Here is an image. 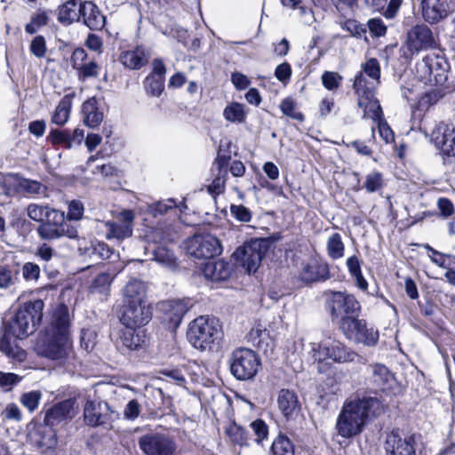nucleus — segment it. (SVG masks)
<instances>
[{
	"label": "nucleus",
	"instance_id": "nucleus-5",
	"mask_svg": "<svg viewBox=\"0 0 455 455\" xmlns=\"http://www.w3.org/2000/svg\"><path fill=\"white\" fill-rule=\"evenodd\" d=\"M270 241L266 238L251 239L238 247L232 257L246 269L248 273L255 272L269 250Z\"/></svg>",
	"mask_w": 455,
	"mask_h": 455
},
{
	"label": "nucleus",
	"instance_id": "nucleus-30",
	"mask_svg": "<svg viewBox=\"0 0 455 455\" xmlns=\"http://www.w3.org/2000/svg\"><path fill=\"white\" fill-rule=\"evenodd\" d=\"M330 278L328 265L315 259L304 265L300 279L306 283L325 281Z\"/></svg>",
	"mask_w": 455,
	"mask_h": 455
},
{
	"label": "nucleus",
	"instance_id": "nucleus-58",
	"mask_svg": "<svg viewBox=\"0 0 455 455\" xmlns=\"http://www.w3.org/2000/svg\"><path fill=\"white\" fill-rule=\"evenodd\" d=\"M21 380V377L12 372L0 371V387L9 391Z\"/></svg>",
	"mask_w": 455,
	"mask_h": 455
},
{
	"label": "nucleus",
	"instance_id": "nucleus-42",
	"mask_svg": "<svg viewBox=\"0 0 455 455\" xmlns=\"http://www.w3.org/2000/svg\"><path fill=\"white\" fill-rule=\"evenodd\" d=\"M71 108V101L67 97H64L56 107V109L52 116V122L57 125L65 124L69 116Z\"/></svg>",
	"mask_w": 455,
	"mask_h": 455
},
{
	"label": "nucleus",
	"instance_id": "nucleus-24",
	"mask_svg": "<svg viewBox=\"0 0 455 455\" xmlns=\"http://www.w3.org/2000/svg\"><path fill=\"white\" fill-rule=\"evenodd\" d=\"M365 426L363 421L356 419L341 409L336 421L335 428L340 436L348 439L360 435Z\"/></svg>",
	"mask_w": 455,
	"mask_h": 455
},
{
	"label": "nucleus",
	"instance_id": "nucleus-14",
	"mask_svg": "<svg viewBox=\"0 0 455 455\" xmlns=\"http://www.w3.org/2000/svg\"><path fill=\"white\" fill-rule=\"evenodd\" d=\"M78 408L76 398H68L52 405L45 411L44 423L48 427H54L59 424L72 419Z\"/></svg>",
	"mask_w": 455,
	"mask_h": 455
},
{
	"label": "nucleus",
	"instance_id": "nucleus-64",
	"mask_svg": "<svg viewBox=\"0 0 455 455\" xmlns=\"http://www.w3.org/2000/svg\"><path fill=\"white\" fill-rule=\"evenodd\" d=\"M368 28L370 32L377 37H380L386 35L387 26L383 20L379 18H373L368 20Z\"/></svg>",
	"mask_w": 455,
	"mask_h": 455
},
{
	"label": "nucleus",
	"instance_id": "nucleus-37",
	"mask_svg": "<svg viewBox=\"0 0 455 455\" xmlns=\"http://www.w3.org/2000/svg\"><path fill=\"white\" fill-rule=\"evenodd\" d=\"M17 189L29 196H45L47 188L41 182L34 180L17 178Z\"/></svg>",
	"mask_w": 455,
	"mask_h": 455
},
{
	"label": "nucleus",
	"instance_id": "nucleus-26",
	"mask_svg": "<svg viewBox=\"0 0 455 455\" xmlns=\"http://www.w3.org/2000/svg\"><path fill=\"white\" fill-rule=\"evenodd\" d=\"M146 343L145 331L138 327H125L121 331L117 346L123 350H139Z\"/></svg>",
	"mask_w": 455,
	"mask_h": 455
},
{
	"label": "nucleus",
	"instance_id": "nucleus-25",
	"mask_svg": "<svg viewBox=\"0 0 455 455\" xmlns=\"http://www.w3.org/2000/svg\"><path fill=\"white\" fill-rule=\"evenodd\" d=\"M81 19L91 30H101L106 24V17L92 1L80 2Z\"/></svg>",
	"mask_w": 455,
	"mask_h": 455
},
{
	"label": "nucleus",
	"instance_id": "nucleus-13",
	"mask_svg": "<svg viewBox=\"0 0 455 455\" xmlns=\"http://www.w3.org/2000/svg\"><path fill=\"white\" fill-rule=\"evenodd\" d=\"M435 45L433 32L425 24H417L406 33L405 47L411 55L433 49Z\"/></svg>",
	"mask_w": 455,
	"mask_h": 455
},
{
	"label": "nucleus",
	"instance_id": "nucleus-46",
	"mask_svg": "<svg viewBox=\"0 0 455 455\" xmlns=\"http://www.w3.org/2000/svg\"><path fill=\"white\" fill-rule=\"evenodd\" d=\"M284 6L290 8H299V15L305 24L310 25L314 20V13L312 10H307L305 6L300 5L301 0H281Z\"/></svg>",
	"mask_w": 455,
	"mask_h": 455
},
{
	"label": "nucleus",
	"instance_id": "nucleus-7",
	"mask_svg": "<svg viewBox=\"0 0 455 455\" xmlns=\"http://www.w3.org/2000/svg\"><path fill=\"white\" fill-rule=\"evenodd\" d=\"M120 417L118 411L112 409L108 403L87 399L84 408V419L87 426L113 428V424Z\"/></svg>",
	"mask_w": 455,
	"mask_h": 455
},
{
	"label": "nucleus",
	"instance_id": "nucleus-4",
	"mask_svg": "<svg viewBox=\"0 0 455 455\" xmlns=\"http://www.w3.org/2000/svg\"><path fill=\"white\" fill-rule=\"evenodd\" d=\"M231 374L238 380L252 379L260 368V359L251 349H235L228 357Z\"/></svg>",
	"mask_w": 455,
	"mask_h": 455
},
{
	"label": "nucleus",
	"instance_id": "nucleus-48",
	"mask_svg": "<svg viewBox=\"0 0 455 455\" xmlns=\"http://www.w3.org/2000/svg\"><path fill=\"white\" fill-rule=\"evenodd\" d=\"M213 175H215V178L207 187V190L211 195L218 196L224 192L228 172L227 171H222V172H216Z\"/></svg>",
	"mask_w": 455,
	"mask_h": 455
},
{
	"label": "nucleus",
	"instance_id": "nucleus-6",
	"mask_svg": "<svg viewBox=\"0 0 455 455\" xmlns=\"http://www.w3.org/2000/svg\"><path fill=\"white\" fill-rule=\"evenodd\" d=\"M341 409L356 419L363 421L364 425H367L371 419L378 417L383 411V406L379 399L366 395H355L347 399Z\"/></svg>",
	"mask_w": 455,
	"mask_h": 455
},
{
	"label": "nucleus",
	"instance_id": "nucleus-9",
	"mask_svg": "<svg viewBox=\"0 0 455 455\" xmlns=\"http://www.w3.org/2000/svg\"><path fill=\"white\" fill-rule=\"evenodd\" d=\"M138 443L145 455H177V443L166 434H146L139 438Z\"/></svg>",
	"mask_w": 455,
	"mask_h": 455
},
{
	"label": "nucleus",
	"instance_id": "nucleus-41",
	"mask_svg": "<svg viewBox=\"0 0 455 455\" xmlns=\"http://www.w3.org/2000/svg\"><path fill=\"white\" fill-rule=\"evenodd\" d=\"M347 267L350 275L355 279L357 286L361 290L365 291L368 287V283L363 276L359 259L356 256L349 257L347 259Z\"/></svg>",
	"mask_w": 455,
	"mask_h": 455
},
{
	"label": "nucleus",
	"instance_id": "nucleus-51",
	"mask_svg": "<svg viewBox=\"0 0 455 455\" xmlns=\"http://www.w3.org/2000/svg\"><path fill=\"white\" fill-rule=\"evenodd\" d=\"M280 108L283 115L298 120V121H303L304 116L300 113L296 111V103L291 98H285L282 100Z\"/></svg>",
	"mask_w": 455,
	"mask_h": 455
},
{
	"label": "nucleus",
	"instance_id": "nucleus-57",
	"mask_svg": "<svg viewBox=\"0 0 455 455\" xmlns=\"http://www.w3.org/2000/svg\"><path fill=\"white\" fill-rule=\"evenodd\" d=\"M100 67L95 61H90L78 68L79 79L85 80L89 77H97L99 76Z\"/></svg>",
	"mask_w": 455,
	"mask_h": 455
},
{
	"label": "nucleus",
	"instance_id": "nucleus-53",
	"mask_svg": "<svg viewBox=\"0 0 455 455\" xmlns=\"http://www.w3.org/2000/svg\"><path fill=\"white\" fill-rule=\"evenodd\" d=\"M41 396L42 395L39 391L25 393L20 397V403L24 407L28 408L30 412H33L38 407Z\"/></svg>",
	"mask_w": 455,
	"mask_h": 455
},
{
	"label": "nucleus",
	"instance_id": "nucleus-12",
	"mask_svg": "<svg viewBox=\"0 0 455 455\" xmlns=\"http://www.w3.org/2000/svg\"><path fill=\"white\" fill-rule=\"evenodd\" d=\"M315 360L331 359L336 363L354 362L358 355L347 347L339 340H331L318 344V349L313 348Z\"/></svg>",
	"mask_w": 455,
	"mask_h": 455
},
{
	"label": "nucleus",
	"instance_id": "nucleus-31",
	"mask_svg": "<svg viewBox=\"0 0 455 455\" xmlns=\"http://www.w3.org/2000/svg\"><path fill=\"white\" fill-rule=\"evenodd\" d=\"M58 21L64 26H69L81 20L80 3L68 0L58 9Z\"/></svg>",
	"mask_w": 455,
	"mask_h": 455
},
{
	"label": "nucleus",
	"instance_id": "nucleus-18",
	"mask_svg": "<svg viewBox=\"0 0 455 455\" xmlns=\"http://www.w3.org/2000/svg\"><path fill=\"white\" fill-rule=\"evenodd\" d=\"M133 213L131 211L122 212L120 218L106 223L108 239L122 241L132 235Z\"/></svg>",
	"mask_w": 455,
	"mask_h": 455
},
{
	"label": "nucleus",
	"instance_id": "nucleus-50",
	"mask_svg": "<svg viewBox=\"0 0 455 455\" xmlns=\"http://www.w3.org/2000/svg\"><path fill=\"white\" fill-rule=\"evenodd\" d=\"M48 210V205L30 204L27 207V214L32 220L42 224L45 220Z\"/></svg>",
	"mask_w": 455,
	"mask_h": 455
},
{
	"label": "nucleus",
	"instance_id": "nucleus-49",
	"mask_svg": "<svg viewBox=\"0 0 455 455\" xmlns=\"http://www.w3.org/2000/svg\"><path fill=\"white\" fill-rule=\"evenodd\" d=\"M383 176L379 172H372L366 175L363 188L368 193H374L383 187Z\"/></svg>",
	"mask_w": 455,
	"mask_h": 455
},
{
	"label": "nucleus",
	"instance_id": "nucleus-54",
	"mask_svg": "<svg viewBox=\"0 0 455 455\" xmlns=\"http://www.w3.org/2000/svg\"><path fill=\"white\" fill-rule=\"evenodd\" d=\"M113 281V277L108 273H100L92 281V291H105L108 289L111 283Z\"/></svg>",
	"mask_w": 455,
	"mask_h": 455
},
{
	"label": "nucleus",
	"instance_id": "nucleus-27",
	"mask_svg": "<svg viewBox=\"0 0 455 455\" xmlns=\"http://www.w3.org/2000/svg\"><path fill=\"white\" fill-rule=\"evenodd\" d=\"M201 269L204 277L212 282L227 280L233 270L232 266L223 259H210L203 264Z\"/></svg>",
	"mask_w": 455,
	"mask_h": 455
},
{
	"label": "nucleus",
	"instance_id": "nucleus-29",
	"mask_svg": "<svg viewBox=\"0 0 455 455\" xmlns=\"http://www.w3.org/2000/svg\"><path fill=\"white\" fill-rule=\"evenodd\" d=\"M146 284L138 279H132L123 289V304L148 303Z\"/></svg>",
	"mask_w": 455,
	"mask_h": 455
},
{
	"label": "nucleus",
	"instance_id": "nucleus-33",
	"mask_svg": "<svg viewBox=\"0 0 455 455\" xmlns=\"http://www.w3.org/2000/svg\"><path fill=\"white\" fill-rule=\"evenodd\" d=\"M122 63L131 68L139 69L148 61V56L144 49L137 47L134 51H129L121 55Z\"/></svg>",
	"mask_w": 455,
	"mask_h": 455
},
{
	"label": "nucleus",
	"instance_id": "nucleus-59",
	"mask_svg": "<svg viewBox=\"0 0 455 455\" xmlns=\"http://www.w3.org/2000/svg\"><path fill=\"white\" fill-rule=\"evenodd\" d=\"M49 140L52 144H61L67 148H70L69 131L52 130L49 134Z\"/></svg>",
	"mask_w": 455,
	"mask_h": 455
},
{
	"label": "nucleus",
	"instance_id": "nucleus-60",
	"mask_svg": "<svg viewBox=\"0 0 455 455\" xmlns=\"http://www.w3.org/2000/svg\"><path fill=\"white\" fill-rule=\"evenodd\" d=\"M35 255L38 257L41 260L44 262H49L54 257H57L58 253L52 246H50L46 243H44L36 248Z\"/></svg>",
	"mask_w": 455,
	"mask_h": 455
},
{
	"label": "nucleus",
	"instance_id": "nucleus-16",
	"mask_svg": "<svg viewBox=\"0 0 455 455\" xmlns=\"http://www.w3.org/2000/svg\"><path fill=\"white\" fill-rule=\"evenodd\" d=\"M431 140L443 156H455V128L441 123L431 133Z\"/></svg>",
	"mask_w": 455,
	"mask_h": 455
},
{
	"label": "nucleus",
	"instance_id": "nucleus-3",
	"mask_svg": "<svg viewBox=\"0 0 455 455\" xmlns=\"http://www.w3.org/2000/svg\"><path fill=\"white\" fill-rule=\"evenodd\" d=\"M324 307L332 322L339 321L341 328L343 321L359 315L361 306L355 297L343 291H331L326 294Z\"/></svg>",
	"mask_w": 455,
	"mask_h": 455
},
{
	"label": "nucleus",
	"instance_id": "nucleus-55",
	"mask_svg": "<svg viewBox=\"0 0 455 455\" xmlns=\"http://www.w3.org/2000/svg\"><path fill=\"white\" fill-rule=\"evenodd\" d=\"M21 272L22 277L27 282L37 281L40 277L41 268L34 262H26L22 266Z\"/></svg>",
	"mask_w": 455,
	"mask_h": 455
},
{
	"label": "nucleus",
	"instance_id": "nucleus-2",
	"mask_svg": "<svg viewBox=\"0 0 455 455\" xmlns=\"http://www.w3.org/2000/svg\"><path fill=\"white\" fill-rule=\"evenodd\" d=\"M187 337L196 349H211L222 337L221 326L214 317L201 315L189 323Z\"/></svg>",
	"mask_w": 455,
	"mask_h": 455
},
{
	"label": "nucleus",
	"instance_id": "nucleus-23",
	"mask_svg": "<svg viewBox=\"0 0 455 455\" xmlns=\"http://www.w3.org/2000/svg\"><path fill=\"white\" fill-rule=\"evenodd\" d=\"M69 348V338L60 335H47L44 332V340L42 354L50 359L59 360L67 356Z\"/></svg>",
	"mask_w": 455,
	"mask_h": 455
},
{
	"label": "nucleus",
	"instance_id": "nucleus-20",
	"mask_svg": "<svg viewBox=\"0 0 455 455\" xmlns=\"http://www.w3.org/2000/svg\"><path fill=\"white\" fill-rule=\"evenodd\" d=\"M37 234L40 238L48 241L57 240L64 236L71 239L78 238L76 227L70 224L43 222L37 228Z\"/></svg>",
	"mask_w": 455,
	"mask_h": 455
},
{
	"label": "nucleus",
	"instance_id": "nucleus-10",
	"mask_svg": "<svg viewBox=\"0 0 455 455\" xmlns=\"http://www.w3.org/2000/svg\"><path fill=\"white\" fill-rule=\"evenodd\" d=\"M188 253L197 259H212L220 255L222 247L220 240L210 234L196 235L187 243Z\"/></svg>",
	"mask_w": 455,
	"mask_h": 455
},
{
	"label": "nucleus",
	"instance_id": "nucleus-1",
	"mask_svg": "<svg viewBox=\"0 0 455 455\" xmlns=\"http://www.w3.org/2000/svg\"><path fill=\"white\" fill-rule=\"evenodd\" d=\"M44 307L42 299L24 303L10 320L8 332L17 339H24L34 333L42 321Z\"/></svg>",
	"mask_w": 455,
	"mask_h": 455
},
{
	"label": "nucleus",
	"instance_id": "nucleus-17",
	"mask_svg": "<svg viewBox=\"0 0 455 455\" xmlns=\"http://www.w3.org/2000/svg\"><path fill=\"white\" fill-rule=\"evenodd\" d=\"M422 16L425 21L436 24L452 12L450 0H421Z\"/></svg>",
	"mask_w": 455,
	"mask_h": 455
},
{
	"label": "nucleus",
	"instance_id": "nucleus-38",
	"mask_svg": "<svg viewBox=\"0 0 455 455\" xmlns=\"http://www.w3.org/2000/svg\"><path fill=\"white\" fill-rule=\"evenodd\" d=\"M166 309H168V319L174 325L180 324L183 316L188 310V307L182 300H173L166 303Z\"/></svg>",
	"mask_w": 455,
	"mask_h": 455
},
{
	"label": "nucleus",
	"instance_id": "nucleus-15",
	"mask_svg": "<svg viewBox=\"0 0 455 455\" xmlns=\"http://www.w3.org/2000/svg\"><path fill=\"white\" fill-rule=\"evenodd\" d=\"M152 318V309L148 303L123 304L120 322L124 327L140 328L149 323Z\"/></svg>",
	"mask_w": 455,
	"mask_h": 455
},
{
	"label": "nucleus",
	"instance_id": "nucleus-32",
	"mask_svg": "<svg viewBox=\"0 0 455 455\" xmlns=\"http://www.w3.org/2000/svg\"><path fill=\"white\" fill-rule=\"evenodd\" d=\"M82 113L84 115V124L90 128L99 126L103 121V112L99 110L95 98H91L83 103Z\"/></svg>",
	"mask_w": 455,
	"mask_h": 455
},
{
	"label": "nucleus",
	"instance_id": "nucleus-61",
	"mask_svg": "<svg viewBox=\"0 0 455 455\" xmlns=\"http://www.w3.org/2000/svg\"><path fill=\"white\" fill-rule=\"evenodd\" d=\"M31 52L37 58L44 57L47 47L46 42L43 36H36L30 44Z\"/></svg>",
	"mask_w": 455,
	"mask_h": 455
},
{
	"label": "nucleus",
	"instance_id": "nucleus-43",
	"mask_svg": "<svg viewBox=\"0 0 455 455\" xmlns=\"http://www.w3.org/2000/svg\"><path fill=\"white\" fill-rule=\"evenodd\" d=\"M326 246L330 258L337 259L344 256L345 245L339 233H334L328 238Z\"/></svg>",
	"mask_w": 455,
	"mask_h": 455
},
{
	"label": "nucleus",
	"instance_id": "nucleus-62",
	"mask_svg": "<svg viewBox=\"0 0 455 455\" xmlns=\"http://www.w3.org/2000/svg\"><path fill=\"white\" fill-rule=\"evenodd\" d=\"M230 212L238 221L249 222L251 220V212L244 205L232 204L230 206Z\"/></svg>",
	"mask_w": 455,
	"mask_h": 455
},
{
	"label": "nucleus",
	"instance_id": "nucleus-45",
	"mask_svg": "<svg viewBox=\"0 0 455 455\" xmlns=\"http://www.w3.org/2000/svg\"><path fill=\"white\" fill-rule=\"evenodd\" d=\"M144 87L148 94L159 97L164 88V79L148 75L144 81Z\"/></svg>",
	"mask_w": 455,
	"mask_h": 455
},
{
	"label": "nucleus",
	"instance_id": "nucleus-40",
	"mask_svg": "<svg viewBox=\"0 0 455 455\" xmlns=\"http://www.w3.org/2000/svg\"><path fill=\"white\" fill-rule=\"evenodd\" d=\"M153 259L171 269H174L177 267L174 253L164 246H158L153 251Z\"/></svg>",
	"mask_w": 455,
	"mask_h": 455
},
{
	"label": "nucleus",
	"instance_id": "nucleus-63",
	"mask_svg": "<svg viewBox=\"0 0 455 455\" xmlns=\"http://www.w3.org/2000/svg\"><path fill=\"white\" fill-rule=\"evenodd\" d=\"M84 205L80 201L72 200L68 204L67 218L68 220H79L84 215Z\"/></svg>",
	"mask_w": 455,
	"mask_h": 455
},
{
	"label": "nucleus",
	"instance_id": "nucleus-44",
	"mask_svg": "<svg viewBox=\"0 0 455 455\" xmlns=\"http://www.w3.org/2000/svg\"><path fill=\"white\" fill-rule=\"evenodd\" d=\"M223 116L226 120L231 123H243L246 116L244 106L241 103L233 102L225 108Z\"/></svg>",
	"mask_w": 455,
	"mask_h": 455
},
{
	"label": "nucleus",
	"instance_id": "nucleus-39",
	"mask_svg": "<svg viewBox=\"0 0 455 455\" xmlns=\"http://www.w3.org/2000/svg\"><path fill=\"white\" fill-rule=\"evenodd\" d=\"M272 455H294V445L284 435H278L270 448Z\"/></svg>",
	"mask_w": 455,
	"mask_h": 455
},
{
	"label": "nucleus",
	"instance_id": "nucleus-21",
	"mask_svg": "<svg viewBox=\"0 0 455 455\" xmlns=\"http://www.w3.org/2000/svg\"><path fill=\"white\" fill-rule=\"evenodd\" d=\"M70 315L69 309L64 304H60L53 310L50 325L45 329L47 335H60L69 338Z\"/></svg>",
	"mask_w": 455,
	"mask_h": 455
},
{
	"label": "nucleus",
	"instance_id": "nucleus-19",
	"mask_svg": "<svg viewBox=\"0 0 455 455\" xmlns=\"http://www.w3.org/2000/svg\"><path fill=\"white\" fill-rule=\"evenodd\" d=\"M77 250L79 255L95 263L109 259L112 254V251L105 243L98 240L86 241L84 238L79 239Z\"/></svg>",
	"mask_w": 455,
	"mask_h": 455
},
{
	"label": "nucleus",
	"instance_id": "nucleus-35",
	"mask_svg": "<svg viewBox=\"0 0 455 455\" xmlns=\"http://www.w3.org/2000/svg\"><path fill=\"white\" fill-rule=\"evenodd\" d=\"M248 341L251 342L253 346L264 352L267 351V347L272 343L268 331L260 324L254 326L248 334Z\"/></svg>",
	"mask_w": 455,
	"mask_h": 455
},
{
	"label": "nucleus",
	"instance_id": "nucleus-36",
	"mask_svg": "<svg viewBox=\"0 0 455 455\" xmlns=\"http://www.w3.org/2000/svg\"><path fill=\"white\" fill-rule=\"evenodd\" d=\"M371 371L370 381L376 387L381 390L384 389V386L391 379V373L389 370L382 363H373L369 366Z\"/></svg>",
	"mask_w": 455,
	"mask_h": 455
},
{
	"label": "nucleus",
	"instance_id": "nucleus-56",
	"mask_svg": "<svg viewBox=\"0 0 455 455\" xmlns=\"http://www.w3.org/2000/svg\"><path fill=\"white\" fill-rule=\"evenodd\" d=\"M341 81L342 76L336 72L325 71L322 76V83L329 91H332L339 87Z\"/></svg>",
	"mask_w": 455,
	"mask_h": 455
},
{
	"label": "nucleus",
	"instance_id": "nucleus-28",
	"mask_svg": "<svg viewBox=\"0 0 455 455\" xmlns=\"http://www.w3.org/2000/svg\"><path fill=\"white\" fill-rule=\"evenodd\" d=\"M277 406L287 419L292 418L300 411V403L296 392L288 388H282L278 392Z\"/></svg>",
	"mask_w": 455,
	"mask_h": 455
},
{
	"label": "nucleus",
	"instance_id": "nucleus-11",
	"mask_svg": "<svg viewBox=\"0 0 455 455\" xmlns=\"http://www.w3.org/2000/svg\"><path fill=\"white\" fill-rule=\"evenodd\" d=\"M448 63L438 56H427L416 64V72L420 80H434L443 84L447 79Z\"/></svg>",
	"mask_w": 455,
	"mask_h": 455
},
{
	"label": "nucleus",
	"instance_id": "nucleus-52",
	"mask_svg": "<svg viewBox=\"0 0 455 455\" xmlns=\"http://www.w3.org/2000/svg\"><path fill=\"white\" fill-rule=\"evenodd\" d=\"M226 432L234 443L241 446L247 444L246 433L240 426L233 424L229 426Z\"/></svg>",
	"mask_w": 455,
	"mask_h": 455
},
{
	"label": "nucleus",
	"instance_id": "nucleus-34",
	"mask_svg": "<svg viewBox=\"0 0 455 455\" xmlns=\"http://www.w3.org/2000/svg\"><path fill=\"white\" fill-rule=\"evenodd\" d=\"M8 329L0 337V351L8 357L17 361H23L26 358V352L21 347L14 344L9 337Z\"/></svg>",
	"mask_w": 455,
	"mask_h": 455
},
{
	"label": "nucleus",
	"instance_id": "nucleus-8",
	"mask_svg": "<svg viewBox=\"0 0 455 455\" xmlns=\"http://www.w3.org/2000/svg\"><path fill=\"white\" fill-rule=\"evenodd\" d=\"M344 336L355 343H361L367 347H374L379 340V331L373 327H369L366 321L359 319L356 315L353 319H345L339 328Z\"/></svg>",
	"mask_w": 455,
	"mask_h": 455
},
{
	"label": "nucleus",
	"instance_id": "nucleus-22",
	"mask_svg": "<svg viewBox=\"0 0 455 455\" xmlns=\"http://www.w3.org/2000/svg\"><path fill=\"white\" fill-rule=\"evenodd\" d=\"M385 444L387 455H416L414 435L402 438L397 433L391 432Z\"/></svg>",
	"mask_w": 455,
	"mask_h": 455
},
{
	"label": "nucleus",
	"instance_id": "nucleus-47",
	"mask_svg": "<svg viewBox=\"0 0 455 455\" xmlns=\"http://www.w3.org/2000/svg\"><path fill=\"white\" fill-rule=\"evenodd\" d=\"M58 443L57 434L53 427L40 431L38 446L44 450L53 449Z\"/></svg>",
	"mask_w": 455,
	"mask_h": 455
}]
</instances>
